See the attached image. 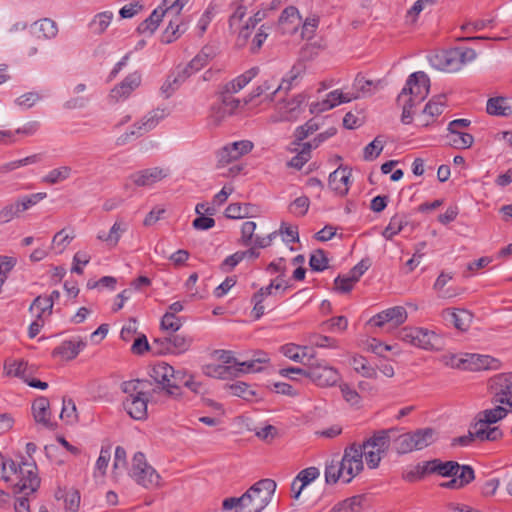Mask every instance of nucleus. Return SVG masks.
I'll list each match as a JSON object with an SVG mask.
<instances>
[{
    "label": "nucleus",
    "instance_id": "1",
    "mask_svg": "<svg viewBox=\"0 0 512 512\" xmlns=\"http://www.w3.org/2000/svg\"><path fill=\"white\" fill-rule=\"evenodd\" d=\"M276 490V482L266 478L252 485L241 497L223 500L224 510L235 508L236 512H261L271 501Z\"/></svg>",
    "mask_w": 512,
    "mask_h": 512
},
{
    "label": "nucleus",
    "instance_id": "2",
    "mask_svg": "<svg viewBox=\"0 0 512 512\" xmlns=\"http://www.w3.org/2000/svg\"><path fill=\"white\" fill-rule=\"evenodd\" d=\"M430 79L423 71L412 73L397 97V104L402 107L401 121L410 124L413 116V108L420 105L428 96Z\"/></svg>",
    "mask_w": 512,
    "mask_h": 512
},
{
    "label": "nucleus",
    "instance_id": "3",
    "mask_svg": "<svg viewBox=\"0 0 512 512\" xmlns=\"http://www.w3.org/2000/svg\"><path fill=\"white\" fill-rule=\"evenodd\" d=\"M1 479L5 482L10 480L11 475H17L19 481L12 487L14 494L24 493L29 495L35 492L40 486V479L36 473V465L22 462L17 465L13 460L3 459L0 462Z\"/></svg>",
    "mask_w": 512,
    "mask_h": 512
},
{
    "label": "nucleus",
    "instance_id": "4",
    "mask_svg": "<svg viewBox=\"0 0 512 512\" xmlns=\"http://www.w3.org/2000/svg\"><path fill=\"white\" fill-rule=\"evenodd\" d=\"M400 340L424 350H441L443 338L436 332L421 327H404L399 331Z\"/></svg>",
    "mask_w": 512,
    "mask_h": 512
},
{
    "label": "nucleus",
    "instance_id": "5",
    "mask_svg": "<svg viewBox=\"0 0 512 512\" xmlns=\"http://www.w3.org/2000/svg\"><path fill=\"white\" fill-rule=\"evenodd\" d=\"M395 432L396 429L379 430L361 444L366 452V462L369 468L375 469L379 466L382 456L389 449L391 434Z\"/></svg>",
    "mask_w": 512,
    "mask_h": 512
},
{
    "label": "nucleus",
    "instance_id": "6",
    "mask_svg": "<svg viewBox=\"0 0 512 512\" xmlns=\"http://www.w3.org/2000/svg\"><path fill=\"white\" fill-rule=\"evenodd\" d=\"M475 58L476 52L472 48L455 47L437 54L435 65L447 72H457Z\"/></svg>",
    "mask_w": 512,
    "mask_h": 512
},
{
    "label": "nucleus",
    "instance_id": "7",
    "mask_svg": "<svg viewBox=\"0 0 512 512\" xmlns=\"http://www.w3.org/2000/svg\"><path fill=\"white\" fill-rule=\"evenodd\" d=\"M304 366L308 367L307 378L318 386H333L340 379L337 369L328 365L325 360H318L315 355L309 356Z\"/></svg>",
    "mask_w": 512,
    "mask_h": 512
},
{
    "label": "nucleus",
    "instance_id": "8",
    "mask_svg": "<svg viewBox=\"0 0 512 512\" xmlns=\"http://www.w3.org/2000/svg\"><path fill=\"white\" fill-rule=\"evenodd\" d=\"M166 116L165 109H155L145 115L139 122L134 123L131 128L116 139L117 146H123L131 140L137 139L152 130L161 119Z\"/></svg>",
    "mask_w": 512,
    "mask_h": 512
},
{
    "label": "nucleus",
    "instance_id": "9",
    "mask_svg": "<svg viewBox=\"0 0 512 512\" xmlns=\"http://www.w3.org/2000/svg\"><path fill=\"white\" fill-rule=\"evenodd\" d=\"M130 475L137 484L145 488L153 489L159 486L160 475L146 462L142 452L134 454Z\"/></svg>",
    "mask_w": 512,
    "mask_h": 512
},
{
    "label": "nucleus",
    "instance_id": "10",
    "mask_svg": "<svg viewBox=\"0 0 512 512\" xmlns=\"http://www.w3.org/2000/svg\"><path fill=\"white\" fill-rule=\"evenodd\" d=\"M46 196L47 194L45 192H39L23 196L18 198L15 202L5 205L0 210V224H6L20 217L21 213L36 205L39 201L46 198Z\"/></svg>",
    "mask_w": 512,
    "mask_h": 512
},
{
    "label": "nucleus",
    "instance_id": "11",
    "mask_svg": "<svg viewBox=\"0 0 512 512\" xmlns=\"http://www.w3.org/2000/svg\"><path fill=\"white\" fill-rule=\"evenodd\" d=\"M492 402L506 404L512 409V373L497 374L489 380Z\"/></svg>",
    "mask_w": 512,
    "mask_h": 512
},
{
    "label": "nucleus",
    "instance_id": "12",
    "mask_svg": "<svg viewBox=\"0 0 512 512\" xmlns=\"http://www.w3.org/2000/svg\"><path fill=\"white\" fill-rule=\"evenodd\" d=\"M216 56L213 46H204L200 52L183 68V70L174 78V82H184L192 74L205 67Z\"/></svg>",
    "mask_w": 512,
    "mask_h": 512
},
{
    "label": "nucleus",
    "instance_id": "13",
    "mask_svg": "<svg viewBox=\"0 0 512 512\" xmlns=\"http://www.w3.org/2000/svg\"><path fill=\"white\" fill-rule=\"evenodd\" d=\"M215 353L218 355V359L222 362L221 365H231L237 368H244L237 369V376L243 372L250 373L260 371L261 367L259 366V364L267 361L266 357L257 358L253 360L238 361L236 358H234L232 352L228 350H217L215 351Z\"/></svg>",
    "mask_w": 512,
    "mask_h": 512
},
{
    "label": "nucleus",
    "instance_id": "14",
    "mask_svg": "<svg viewBox=\"0 0 512 512\" xmlns=\"http://www.w3.org/2000/svg\"><path fill=\"white\" fill-rule=\"evenodd\" d=\"M141 84V74L137 71L128 74L124 80L116 85L109 94L111 101L117 103L128 98Z\"/></svg>",
    "mask_w": 512,
    "mask_h": 512
},
{
    "label": "nucleus",
    "instance_id": "15",
    "mask_svg": "<svg viewBox=\"0 0 512 512\" xmlns=\"http://www.w3.org/2000/svg\"><path fill=\"white\" fill-rule=\"evenodd\" d=\"M252 148L253 143L249 140L237 141L227 145L218 152V163L225 165L236 161L243 155L249 153Z\"/></svg>",
    "mask_w": 512,
    "mask_h": 512
},
{
    "label": "nucleus",
    "instance_id": "16",
    "mask_svg": "<svg viewBox=\"0 0 512 512\" xmlns=\"http://www.w3.org/2000/svg\"><path fill=\"white\" fill-rule=\"evenodd\" d=\"M169 175V170L161 167L147 168L130 175L131 182L138 187L152 186Z\"/></svg>",
    "mask_w": 512,
    "mask_h": 512
},
{
    "label": "nucleus",
    "instance_id": "17",
    "mask_svg": "<svg viewBox=\"0 0 512 512\" xmlns=\"http://www.w3.org/2000/svg\"><path fill=\"white\" fill-rule=\"evenodd\" d=\"M407 317V311L404 307L395 306L373 316L370 319V323H373L377 327H382L390 322L395 326H399L407 320Z\"/></svg>",
    "mask_w": 512,
    "mask_h": 512
},
{
    "label": "nucleus",
    "instance_id": "18",
    "mask_svg": "<svg viewBox=\"0 0 512 512\" xmlns=\"http://www.w3.org/2000/svg\"><path fill=\"white\" fill-rule=\"evenodd\" d=\"M191 343L192 339L190 337L180 334H173L164 339H155L153 342L154 345L161 346L158 352L169 351L173 353H181L187 351L191 346Z\"/></svg>",
    "mask_w": 512,
    "mask_h": 512
},
{
    "label": "nucleus",
    "instance_id": "19",
    "mask_svg": "<svg viewBox=\"0 0 512 512\" xmlns=\"http://www.w3.org/2000/svg\"><path fill=\"white\" fill-rule=\"evenodd\" d=\"M442 317L453 324V326L460 331H467L472 323L473 314L466 309H451L443 310Z\"/></svg>",
    "mask_w": 512,
    "mask_h": 512
},
{
    "label": "nucleus",
    "instance_id": "20",
    "mask_svg": "<svg viewBox=\"0 0 512 512\" xmlns=\"http://www.w3.org/2000/svg\"><path fill=\"white\" fill-rule=\"evenodd\" d=\"M154 393L151 392L150 397ZM149 402V395L140 396L133 399H125L123 407L129 416L135 420H145L148 416L147 405Z\"/></svg>",
    "mask_w": 512,
    "mask_h": 512
},
{
    "label": "nucleus",
    "instance_id": "21",
    "mask_svg": "<svg viewBox=\"0 0 512 512\" xmlns=\"http://www.w3.org/2000/svg\"><path fill=\"white\" fill-rule=\"evenodd\" d=\"M32 414L36 423L49 429L55 427V424L50 419V403L46 397H39L33 402Z\"/></svg>",
    "mask_w": 512,
    "mask_h": 512
},
{
    "label": "nucleus",
    "instance_id": "22",
    "mask_svg": "<svg viewBox=\"0 0 512 512\" xmlns=\"http://www.w3.org/2000/svg\"><path fill=\"white\" fill-rule=\"evenodd\" d=\"M350 171L346 167H339L329 175L328 184L331 190L340 196L348 193Z\"/></svg>",
    "mask_w": 512,
    "mask_h": 512
},
{
    "label": "nucleus",
    "instance_id": "23",
    "mask_svg": "<svg viewBox=\"0 0 512 512\" xmlns=\"http://www.w3.org/2000/svg\"><path fill=\"white\" fill-rule=\"evenodd\" d=\"M150 375L159 384V386L152 389V393H166L169 378L173 375V367L165 362L158 363L153 366Z\"/></svg>",
    "mask_w": 512,
    "mask_h": 512
},
{
    "label": "nucleus",
    "instance_id": "24",
    "mask_svg": "<svg viewBox=\"0 0 512 512\" xmlns=\"http://www.w3.org/2000/svg\"><path fill=\"white\" fill-rule=\"evenodd\" d=\"M151 382L148 380L133 379L124 381L121 384L123 393L127 395L126 399H133L140 396L151 395Z\"/></svg>",
    "mask_w": 512,
    "mask_h": 512
},
{
    "label": "nucleus",
    "instance_id": "25",
    "mask_svg": "<svg viewBox=\"0 0 512 512\" xmlns=\"http://www.w3.org/2000/svg\"><path fill=\"white\" fill-rule=\"evenodd\" d=\"M84 347L85 343L82 340H66L54 348L52 356L60 357L63 360H72Z\"/></svg>",
    "mask_w": 512,
    "mask_h": 512
},
{
    "label": "nucleus",
    "instance_id": "26",
    "mask_svg": "<svg viewBox=\"0 0 512 512\" xmlns=\"http://www.w3.org/2000/svg\"><path fill=\"white\" fill-rule=\"evenodd\" d=\"M186 31V23L182 17H173L170 19L168 26L163 31L161 42L170 44L181 37Z\"/></svg>",
    "mask_w": 512,
    "mask_h": 512
},
{
    "label": "nucleus",
    "instance_id": "27",
    "mask_svg": "<svg viewBox=\"0 0 512 512\" xmlns=\"http://www.w3.org/2000/svg\"><path fill=\"white\" fill-rule=\"evenodd\" d=\"M37 32H41L44 39H52L56 37L58 27L55 21L50 18H43L34 22L26 32V35L34 37Z\"/></svg>",
    "mask_w": 512,
    "mask_h": 512
},
{
    "label": "nucleus",
    "instance_id": "28",
    "mask_svg": "<svg viewBox=\"0 0 512 512\" xmlns=\"http://www.w3.org/2000/svg\"><path fill=\"white\" fill-rule=\"evenodd\" d=\"M486 111L494 116H510L512 115V101L506 97H493L488 99Z\"/></svg>",
    "mask_w": 512,
    "mask_h": 512
},
{
    "label": "nucleus",
    "instance_id": "29",
    "mask_svg": "<svg viewBox=\"0 0 512 512\" xmlns=\"http://www.w3.org/2000/svg\"><path fill=\"white\" fill-rule=\"evenodd\" d=\"M164 16L169 15L167 14L166 10L163 8L162 5L156 8L148 18H146L138 25L137 31L140 34L152 35L158 28Z\"/></svg>",
    "mask_w": 512,
    "mask_h": 512
},
{
    "label": "nucleus",
    "instance_id": "30",
    "mask_svg": "<svg viewBox=\"0 0 512 512\" xmlns=\"http://www.w3.org/2000/svg\"><path fill=\"white\" fill-rule=\"evenodd\" d=\"M494 362H496V360L493 357L479 354H467L466 358L461 360L464 368L471 371L490 369Z\"/></svg>",
    "mask_w": 512,
    "mask_h": 512
},
{
    "label": "nucleus",
    "instance_id": "31",
    "mask_svg": "<svg viewBox=\"0 0 512 512\" xmlns=\"http://www.w3.org/2000/svg\"><path fill=\"white\" fill-rule=\"evenodd\" d=\"M474 439L483 441H497L503 437V432L499 427H490V425L480 426L479 422H475L471 426Z\"/></svg>",
    "mask_w": 512,
    "mask_h": 512
},
{
    "label": "nucleus",
    "instance_id": "32",
    "mask_svg": "<svg viewBox=\"0 0 512 512\" xmlns=\"http://www.w3.org/2000/svg\"><path fill=\"white\" fill-rule=\"evenodd\" d=\"M416 450H422L437 439V431L434 428L426 427L411 432Z\"/></svg>",
    "mask_w": 512,
    "mask_h": 512
},
{
    "label": "nucleus",
    "instance_id": "33",
    "mask_svg": "<svg viewBox=\"0 0 512 512\" xmlns=\"http://www.w3.org/2000/svg\"><path fill=\"white\" fill-rule=\"evenodd\" d=\"M343 457L360 473L363 470V457L366 458V452L363 447L356 443L347 446L344 449Z\"/></svg>",
    "mask_w": 512,
    "mask_h": 512
},
{
    "label": "nucleus",
    "instance_id": "34",
    "mask_svg": "<svg viewBox=\"0 0 512 512\" xmlns=\"http://www.w3.org/2000/svg\"><path fill=\"white\" fill-rule=\"evenodd\" d=\"M508 413V410L501 405H497L492 409H486L479 412L476 416V421L480 426L492 425L503 419Z\"/></svg>",
    "mask_w": 512,
    "mask_h": 512
},
{
    "label": "nucleus",
    "instance_id": "35",
    "mask_svg": "<svg viewBox=\"0 0 512 512\" xmlns=\"http://www.w3.org/2000/svg\"><path fill=\"white\" fill-rule=\"evenodd\" d=\"M237 369V367L231 365L208 364L203 367V372L209 377L228 379L237 377Z\"/></svg>",
    "mask_w": 512,
    "mask_h": 512
},
{
    "label": "nucleus",
    "instance_id": "36",
    "mask_svg": "<svg viewBox=\"0 0 512 512\" xmlns=\"http://www.w3.org/2000/svg\"><path fill=\"white\" fill-rule=\"evenodd\" d=\"M281 351L287 358L303 364L307 361L309 356H314L311 348L307 346L300 347L295 344H286L281 347Z\"/></svg>",
    "mask_w": 512,
    "mask_h": 512
},
{
    "label": "nucleus",
    "instance_id": "37",
    "mask_svg": "<svg viewBox=\"0 0 512 512\" xmlns=\"http://www.w3.org/2000/svg\"><path fill=\"white\" fill-rule=\"evenodd\" d=\"M126 230L127 224L124 221H116L108 233L99 232L97 238L106 242L111 247H115L118 244L122 233H124Z\"/></svg>",
    "mask_w": 512,
    "mask_h": 512
},
{
    "label": "nucleus",
    "instance_id": "38",
    "mask_svg": "<svg viewBox=\"0 0 512 512\" xmlns=\"http://www.w3.org/2000/svg\"><path fill=\"white\" fill-rule=\"evenodd\" d=\"M259 72L260 69L258 66L252 67L232 81L228 82L225 87L228 88V91L237 93L249 84L259 74Z\"/></svg>",
    "mask_w": 512,
    "mask_h": 512
},
{
    "label": "nucleus",
    "instance_id": "39",
    "mask_svg": "<svg viewBox=\"0 0 512 512\" xmlns=\"http://www.w3.org/2000/svg\"><path fill=\"white\" fill-rule=\"evenodd\" d=\"M189 375L186 374L183 370H175L173 368V375L170 376L169 382L167 384L166 394L171 397H179L181 395V385H184V382L187 381Z\"/></svg>",
    "mask_w": 512,
    "mask_h": 512
},
{
    "label": "nucleus",
    "instance_id": "40",
    "mask_svg": "<svg viewBox=\"0 0 512 512\" xmlns=\"http://www.w3.org/2000/svg\"><path fill=\"white\" fill-rule=\"evenodd\" d=\"M449 145L456 149H468L474 143V137L470 133L454 130L447 136Z\"/></svg>",
    "mask_w": 512,
    "mask_h": 512
},
{
    "label": "nucleus",
    "instance_id": "41",
    "mask_svg": "<svg viewBox=\"0 0 512 512\" xmlns=\"http://www.w3.org/2000/svg\"><path fill=\"white\" fill-rule=\"evenodd\" d=\"M71 174L72 168L70 166H60L50 170L42 178V182L49 185H55L70 178Z\"/></svg>",
    "mask_w": 512,
    "mask_h": 512
},
{
    "label": "nucleus",
    "instance_id": "42",
    "mask_svg": "<svg viewBox=\"0 0 512 512\" xmlns=\"http://www.w3.org/2000/svg\"><path fill=\"white\" fill-rule=\"evenodd\" d=\"M414 441L411 432L403 433L393 440V448L399 454H407L415 449Z\"/></svg>",
    "mask_w": 512,
    "mask_h": 512
},
{
    "label": "nucleus",
    "instance_id": "43",
    "mask_svg": "<svg viewBox=\"0 0 512 512\" xmlns=\"http://www.w3.org/2000/svg\"><path fill=\"white\" fill-rule=\"evenodd\" d=\"M52 302L47 296L39 295L31 303L29 310L36 315H40V318L44 319V316L51 315L52 313Z\"/></svg>",
    "mask_w": 512,
    "mask_h": 512
},
{
    "label": "nucleus",
    "instance_id": "44",
    "mask_svg": "<svg viewBox=\"0 0 512 512\" xmlns=\"http://www.w3.org/2000/svg\"><path fill=\"white\" fill-rule=\"evenodd\" d=\"M42 160V154H33L30 156H27L23 159L11 161L8 163H5L3 165H0V174H7L11 171H14L22 166L38 163Z\"/></svg>",
    "mask_w": 512,
    "mask_h": 512
},
{
    "label": "nucleus",
    "instance_id": "45",
    "mask_svg": "<svg viewBox=\"0 0 512 512\" xmlns=\"http://www.w3.org/2000/svg\"><path fill=\"white\" fill-rule=\"evenodd\" d=\"M113 18V13L110 11H104L98 13L93 20L90 22V29L94 34H102L110 25V22Z\"/></svg>",
    "mask_w": 512,
    "mask_h": 512
},
{
    "label": "nucleus",
    "instance_id": "46",
    "mask_svg": "<svg viewBox=\"0 0 512 512\" xmlns=\"http://www.w3.org/2000/svg\"><path fill=\"white\" fill-rule=\"evenodd\" d=\"M276 84L277 81L274 77L263 81L261 85L253 89L252 92L248 95L247 99H245V104H248L255 98H258L262 95H265V99L269 100L267 96L270 95L271 92L276 88Z\"/></svg>",
    "mask_w": 512,
    "mask_h": 512
},
{
    "label": "nucleus",
    "instance_id": "47",
    "mask_svg": "<svg viewBox=\"0 0 512 512\" xmlns=\"http://www.w3.org/2000/svg\"><path fill=\"white\" fill-rule=\"evenodd\" d=\"M56 497L64 498L65 511L66 512H77L80 506V493L78 490H70L68 492L59 491L56 493Z\"/></svg>",
    "mask_w": 512,
    "mask_h": 512
},
{
    "label": "nucleus",
    "instance_id": "48",
    "mask_svg": "<svg viewBox=\"0 0 512 512\" xmlns=\"http://www.w3.org/2000/svg\"><path fill=\"white\" fill-rule=\"evenodd\" d=\"M446 105L445 95H438L428 101L423 109V114L429 115L431 118L441 115Z\"/></svg>",
    "mask_w": 512,
    "mask_h": 512
},
{
    "label": "nucleus",
    "instance_id": "49",
    "mask_svg": "<svg viewBox=\"0 0 512 512\" xmlns=\"http://www.w3.org/2000/svg\"><path fill=\"white\" fill-rule=\"evenodd\" d=\"M363 497L353 496L336 504L330 512H359L361 509Z\"/></svg>",
    "mask_w": 512,
    "mask_h": 512
},
{
    "label": "nucleus",
    "instance_id": "50",
    "mask_svg": "<svg viewBox=\"0 0 512 512\" xmlns=\"http://www.w3.org/2000/svg\"><path fill=\"white\" fill-rule=\"evenodd\" d=\"M351 365L354 370L360 373L362 376L366 378H376L377 372L376 370L368 364V361L363 356H354L351 361Z\"/></svg>",
    "mask_w": 512,
    "mask_h": 512
},
{
    "label": "nucleus",
    "instance_id": "51",
    "mask_svg": "<svg viewBox=\"0 0 512 512\" xmlns=\"http://www.w3.org/2000/svg\"><path fill=\"white\" fill-rule=\"evenodd\" d=\"M343 479L339 458H333L326 464L325 480L327 484H335L339 479Z\"/></svg>",
    "mask_w": 512,
    "mask_h": 512
},
{
    "label": "nucleus",
    "instance_id": "52",
    "mask_svg": "<svg viewBox=\"0 0 512 512\" xmlns=\"http://www.w3.org/2000/svg\"><path fill=\"white\" fill-rule=\"evenodd\" d=\"M300 21H301V17L299 15V11L294 6L286 7L282 11V13L279 17V20H278L280 25H284L286 23L293 24L294 26L292 28V31H295L297 29V27L300 24Z\"/></svg>",
    "mask_w": 512,
    "mask_h": 512
},
{
    "label": "nucleus",
    "instance_id": "53",
    "mask_svg": "<svg viewBox=\"0 0 512 512\" xmlns=\"http://www.w3.org/2000/svg\"><path fill=\"white\" fill-rule=\"evenodd\" d=\"M309 266L313 271L321 272L328 267V258L322 249L315 250L309 259Z\"/></svg>",
    "mask_w": 512,
    "mask_h": 512
},
{
    "label": "nucleus",
    "instance_id": "54",
    "mask_svg": "<svg viewBox=\"0 0 512 512\" xmlns=\"http://www.w3.org/2000/svg\"><path fill=\"white\" fill-rule=\"evenodd\" d=\"M358 98H359V94L343 93L342 91L337 89V90H333L330 93H328L325 100H326V102H328V104L332 105V108H334L341 103H347L353 99H358Z\"/></svg>",
    "mask_w": 512,
    "mask_h": 512
},
{
    "label": "nucleus",
    "instance_id": "55",
    "mask_svg": "<svg viewBox=\"0 0 512 512\" xmlns=\"http://www.w3.org/2000/svg\"><path fill=\"white\" fill-rule=\"evenodd\" d=\"M249 204L231 203L225 209V216L230 219H241L249 216Z\"/></svg>",
    "mask_w": 512,
    "mask_h": 512
},
{
    "label": "nucleus",
    "instance_id": "56",
    "mask_svg": "<svg viewBox=\"0 0 512 512\" xmlns=\"http://www.w3.org/2000/svg\"><path fill=\"white\" fill-rule=\"evenodd\" d=\"M235 92L228 91V88L224 86L220 92L219 101L225 107L226 111L233 114L240 106V100L233 96Z\"/></svg>",
    "mask_w": 512,
    "mask_h": 512
},
{
    "label": "nucleus",
    "instance_id": "57",
    "mask_svg": "<svg viewBox=\"0 0 512 512\" xmlns=\"http://www.w3.org/2000/svg\"><path fill=\"white\" fill-rule=\"evenodd\" d=\"M229 391L232 395L241 397L244 400L251 401L256 393L250 388V386L244 382H236L231 384Z\"/></svg>",
    "mask_w": 512,
    "mask_h": 512
},
{
    "label": "nucleus",
    "instance_id": "58",
    "mask_svg": "<svg viewBox=\"0 0 512 512\" xmlns=\"http://www.w3.org/2000/svg\"><path fill=\"white\" fill-rule=\"evenodd\" d=\"M60 417L68 423L77 421V409L75 402L71 398H63V406L60 413Z\"/></svg>",
    "mask_w": 512,
    "mask_h": 512
},
{
    "label": "nucleus",
    "instance_id": "59",
    "mask_svg": "<svg viewBox=\"0 0 512 512\" xmlns=\"http://www.w3.org/2000/svg\"><path fill=\"white\" fill-rule=\"evenodd\" d=\"M384 148L383 141L376 137L372 142H370L363 151V158L366 161H371L377 158Z\"/></svg>",
    "mask_w": 512,
    "mask_h": 512
},
{
    "label": "nucleus",
    "instance_id": "60",
    "mask_svg": "<svg viewBox=\"0 0 512 512\" xmlns=\"http://www.w3.org/2000/svg\"><path fill=\"white\" fill-rule=\"evenodd\" d=\"M404 221L399 216H393L390 219L388 226L384 229L382 235L387 240H392V238L400 233L403 229Z\"/></svg>",
    "mask_w": 512,
    "mask_h": 512
},
{
    "label": "nucleus",
    "instance_id": "61",
    "mask_svg": "<svg viewBox=\"0 0 512 512\" xmlns=\"http://www.w3.org/2000/svg\"><path fill=\"white\" fill-rule=\"evenodd\" d=\"M374 86L371 80L365 79L364 76L358 74L354 80L353 87L356 90L354 94H359V98L372 93V87Z\"/></svg>",
    "mask_w": 512,
    "mask_h": 512
},
{
    "label": "nucleus",
    "instance_id": "62",
    "mask_svg": "<svg viewBox=\"0 0 512 512\" xmlns=\"http://www.w3.org/2000/svg\"><path fill=\"white\" fill-rule=\"evenodd\" d=\"M319 129V125L313 120H308L304 125L299 126L295 131V139L300 142L306 139Z\"/></svg>",
    "mask_w": 512,
    "mask_h": 512
},
{
    "label": "nucleus",
    "instance_id": "63",
    "mask_svg": "<svg viewBox=\"0 0 512 512\" xmlns=\"http://www.w3.org/2000/svg\"><path fill=\"white\" fill-rule=\"evenodd\" d=\"M182 326L181 319L173 314V312H166L161 319V328L176 332Z\"/></svg>",
    "mask_w": 512,
    "mask_h": 512
},
{
    "label": "nucleus",
    "instance_id": "64",
    "mask_svg": "<svg viewBox=\"0 0 512 512\" xmlns=\"http://www.w3.org/2000/svg\"><path fill=\"white\" fill-rule=\"evenodd\" d=\"M310 201L307 196L296 198L290 205V212L296 216H304L309 209Z\"/></svg>",
    "mask_w": 512,
    "mask_h": 512
}]
</instances>
